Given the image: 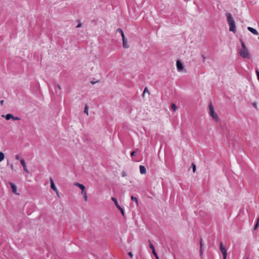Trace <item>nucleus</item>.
<instances>
[{"label": "nucleus", "mask_w": 259, "mask_h": 259, "mask_svg": "<svg viewBox=\"0 0 259 259\" xmlns=\"http://www.w3.org/2000/svg\"><path fill=\"white\" fill-rule=\"evenodd\" d=\"M128 254L131 256V257H133V254L131 252H129L128 253Z\"/></svg>", "instance_id": "473e14b6"}, {"label": "nucleus", "mask_w": 259, "mask_h": 259, "mask_svg": "<svg viewBox=\"0 0 259 259\" xmlns=\"http://www.w3.org/2000/svg\"><path fill=\"white\" fill-rule=\"evenodd\" d=\"M51 188L55 192H57L58 190L55 186L54 181L52 178H50Z\"/></svg>", "instance_id": "9d476101"}, {"label": "nucleus", "mask_w": 259, "mask_h": 259, "mask_svg": "<svg viewBox=\"0 0 259 259\" xmlns=\"http://www.w3.org/2000/svg\"><path fill=\"white\" fill-rule=\"evenodd\" d=\"M111 200L113 201V197H111Z\"/></svg>", "instance_id": "e433bc0d"}, {"label": "nucleus", "mask_w": 259, "mask_h": 259, "mask_svg": "<svg viewBox=\"0 0 259 259\" xmlns=\"http://www.w3.org/2000/svg\"><path fill=\"white\" fill-rule=\"evenodd\" d=\"M220 250L223 255V259H226L227 255V250L225 246H224L222 243L220 244Z\"/></svg>", "instance_id": "39448f33"}, {"label": "nucleus", "mask_w": 259, "mask_h": 259, "mask_svg": "<svg viewBox=\"0 0 259 259\" xmlns=\"http://www.w3.org/2000/svg\"><path fill=\"white\" fill-rule=\"evenodd\" d=\"M116 35H121L122 39V45L124 48H128L129 46L127 43V41L125 39L124 33L122 30L120 29H117L115 32Z\"/></svg>", "instance_id": "7ed1b4c3"}, {"label": "nucleus", "mask_w": 259, "mask_h": 259, "mask_svg": "<svg viewBox=\"0 0 259 259\" xmlns=\"http://www.w3.org/2000/svg\"><path fill=\"white\" fill-rule=\"evenodd\" d=\"M12 119H13L14 120H20V118L18 117H15L13 116Z\"/></svg>", "instance_id": "393cba45"}, {"label": "nucleus", "mask_w": 259, "mask_h": 259, "mask_svg": "<svg viewBox=\"0 0 259 259\" xmlns=\"http://www.w3.org/2000/svg\"><path fill=\"white\" fill-rule=\"evenodd\" d=\"M5 158V154L2 152H0V162L3 161Z\"/></svg>", "instance_id": "f3484780"}, {"label": "nucleus", "mask_w": 259, "mask_h": 259, "mask_svg": "<svg viewBox=\"0 0 259 259\" xmlns=\"http://www.w3.org/2000/svg\"><path fill=\"white\" fill-rule=\"evenodd\" d=\"M200 254H201L202 253V242L201 239H200Z\"/></svg>", "instance_id": "aec40b11"}, {"label": "nucleus", "mask_w": 259, "mask_h": 259, "mask_svg": "<svg viewBox=\"0 0 259 259\" xmlns=\"http://www.w3.org/2000/svg\"><path fill=\"white\" fill-rule=\"evenodd\" d=\"M140 171L142 175L145 174L146 173V169L145 167L142 165H140Z\"/></svg>", "instance_id": "ddd939ff"}, {"label": "nucleus", "mask_w": 259, "mask_h": 259, "mask_svg": "<svg viewBox=\"0 0 259 259\" xmlns=\"http://www.w3.org/2000/svg\"><path fill=\"white\" fill-rule=\"evenodd\" d=\"M82 26V23L81 22H79L78 25L76 26V27L77 28H79L80 27H81Z\"/></svg>", "instance_id": "c85d7f7f"}, {"label": "nucleus", "mask_w": 259, "mask_h": 259, "mask_svg": "<svg viewBox=\"0 0 259 259\" xmlns=\"http://www.w3.org/2000/svg\"><path fill=\"white\" fill-rule=\"evenodd\" d=\"M203 56V62H204L205 61V58L204 56Z\"/></svg>", "instance_id": "c9c22d12"}, {"label": "nucleus", "mask_w": 259, "mask_h": 259, "mask_svg": "<svg viewBox=\"0 0 259 259\" xmlns=\"http://www.w3.org/2000/svg\"><path fill=\"white\" fill-rule=\"evenodd\" d=\"M156 259H159V257L158 258H156Z\"/></svg>", "instance_id": "ea45409f"}, {"label": "nucleus", "mask_w": 259, "mask_h": 259, "mask_svg": "<svg viewBox=\"0 0 259 259\" xmlns=\"http://www.w3.org/2000/svg\"><path fill=\"white\" fill-rule=\"evenodd\" d=\"M241 45V49L239 51V55L241 57L244 58H250V55L249 54V51L246 48L244 42L242 39L240 40Z\"/></svg>", "instance_id": "f257e3e1"}, {"label": "nucleus", "mask_w": 259, "mask_h": 259, "mask_svg": "<svg viewBox=\"0 0 259 259\" xmlns=\"http://www.w3.org/2000/svg\"><path fill=\"white\" fill-rule=\"evenodd\" d=\"M10 185L12 188V192L17 195H18L19 194L17 193V187L16 186L13 184V183L10 182Z\"/></svg>", "instance_id": "1a4fd4ad"}, {"label": "nucleus", "mask_w": 259, "mask_h": 259, "mask_svg": "<svg viewBox=\"0 0 259 259\" xmlns=\"http://www.w3.org/2000/svg\"><path fill=\"white\" fill-rule=\"evenodd\" d=\"M259 226V217L257 219L256 223L254 226V230H256Z\"/></svg>", "instance_id": "a211bd4d"}, {"label": "nucleus", "mask_w": 259, "mask_h": 259, "mask_svg": "<svg viewBox=\"0 0 259 259\" xmlns=\"http://www.w3.org/2000/svg\"><path fill=\"white\" fill-rule=\"evenodd\" d=\"M177 67L179 71H181L184 69L183 65L180 60L177 61Z\"/></svg>", "instance_id": "0eeeda50"}, {"label": "nucleus", "mask_w": 259, "mask_h": 259, "mask_svg": "<svg viewBox=\"0 0 259 259\" xmlns=\"http://www.w3.org/2000/svg\"><path fill=\"white\" fill-rule=\"evenodd\" d=\"M131 199L133 201H135L136 202V203L138 204V199H137V198L136 197L132 196H131Z\"/></svg>", "instance_id": "6ab92c4d"}, {"label": "nucleus", "mask_w": 259, "mask_h": 259, "mask_svg": "<svg viewBox=\"0 0 259 259\" xmlns=\"http://www.w3.org/2000/svg\"><path fill=\"white\" fill-rule=\"evenodd\" d=\"M74 185L78 187L81 190V191H83V190L85 189V186L82 184H80L78 183H75Z\"/></svg>", "instance_id": "4468645a"}, {"label": "nucleus", "mask_w": 259, "mask_h": 259, "mask_svg": "<svg viewBox=\"0 0 259 259\" xmlns=\"http://www.w3.org/2000/svg\"><path fill=\"white\" fill-rule=\"evenodd\" d=\"M152 253L156 258H158L159 257L155 249H153V250L152 251Z\"/></svg>", "instance_id": "4be33fe9"}, {"label": "nucleus", "mask_w": 259, "mask_h": 259, "mask_svg": "<svg viewBox=\"0 0 259 259\" xmlns=\"http://www.w3.org/2000/svg\"><path fill=\"white\" fill-rule=\"evenodd\" d=\"M253 105H254V106H256V104H255V103H254V104H253Z\"/></svg>", "instance_id": "4c0bfd02"}, {"label": "nucleus", "mask_w": 259, "mask_h": 259, "mask_svg": "<svg viewBox=\"0 0 259 259\" xmlns=\"http://www.w3.org/2000/svg\"><path fill=\"white\" fill-rule=\"evenodd\" d=\"M170 106L173 111H176L178 108L177 106L174 103H171Z\"/></svg>", "instance_id": "dca6fc26"}, {"label": "nucleus", "mask_w": 259, "mask_h": 259, "mask_svg": "<svg viewBox=\"0 0 259 259\" xmlns=\"http://www.w3.org/2000/svg\"><path fill=\"white\" fill-rule=\"evenodd\" d=\"M11 168L12 169V170L14 169V166H13V164H11Z\"/></svg>", "instance_id": "f704fd0d"}, {"label": "nucleus", "mask_w": 259, "mask_h": 259, "mask_svg": "<svg viewBox=\"0 0 259 259\" xmlns=\"http://www.w3.org/2000/svg\"><path fill=\"white\" fill-rule=\"evenodd\" d=\"M92 84H94V83H95V82H92Z\"/></svg>", "instance_id": "58836bf2"}, {"label": "nucleus", "mask_w": 259, "mask_h": 259, "mask_svg": "<svg viewBox=\"0 0 259 259\" xmlns=\"http://www.w3.org/2000/svg\"><path fill=\"white\" fill-rule=\"evenodd\" d=\"M146 92H147L148 93H149L148 90V89H147V88H145V89H144V93H143L144 94V93H145Z\"/></svg>", "instance_id": "2f4dec72"}, {"label": "nucleus", "mask_w": 259, "mask_h": 259, "mask_svg": "<svg viewBox=\"0 0 259 259\" xmlns=\"http://www.w3.org/2000/svg\"><path fill=\"white\" fill-rule=\"evenodd\" d=\"M114 204L116 205V206L118 208V209L120 210V211L121 212L122 215H123V217L124 218V210L122 208V207H121L119 205V204L118 203L116 199H115L114 198Z\"/></svg>", "instance_id": "423d86ee"}, {"label": "nucleus", "mask_w": 259, "mask_h": 259, "mask_svg": "<svg viewBox=\"0 0 259 259\" xmlns=\"http://www.w3.org/2000/svg\"><path fill=\"white\" fill-rule=\"evenodd\" d=\"M20 163H21V164H22V166L23 167L24 170L26 172L29 173V171H28V169L27 168V166H26V165L25 164V160L23 159H20Z\"/></svg>", "instance_id": "6e6552de"}, {"label": "nucleus", "mask_w": 259, "mask_h": 259, "mask_svg": "<svg viewBox=\"0 0 259 259\" xmlns=\"http://www.w3.org/2000/svg\"><path fill=\"white\" fill-rule=\"evenodd\" d=\"M121 175L123 177H124L126 176V172L125 171H122V173H121Z\"/></svg>", "instance_id": "bb28decb"}, {"label": "nucleus", "mask_w": 259, "mask_h": 259, "mask_svg": "<svg viewBox=\"0 0 259 259\" xmlns=\"http://www.w3.org/2000/svg\"><path fill=\"white\" fill-rule=\"evenodd\" d=\"M81 193L82 195H83L84 200L87 201L88 200V196L85 190H84L83 191H81Z\"/></svg>", "instance_id": "2eb2a0df"}, {"label": "nucleus", "mask_w": 259, "mask_h": 259, "mask_svg": "<svg viewBox=\"0 0 259 259\" xmlns=\"http://www.w3.org/2000/svg\"><path fill=\"white\" fill-rule=\"evenodd\" d=\"M247 29L254 35H257L258 34L257 31L252 27H248Z\"/></svg>", "instance_id": "9b49d317"}, {"label": "nucleus", "mask_w": 259, "mask_h": 259, "mask_svg": "<svg viewBox=\"0 0 259 259\" xmlns=\"http://www.w3.org/2000/svg\"><path fill=\"white\" fill-rule=\"evenodd\" d=\"M150 247L152 249V251L155 249L154 246L152 243L150 244Z\"/></svg>", "instance_id": "cd10ccee"}, {"label": "nucleus", "mask_w": 259, "mask_h": 259, "mask_svg": "<svg viewBox=\"0 0 259 259\" xmlns=\"http://www.w3.org/2000/svg\"><path fill=\"white\" fill-rule=\"evenodd\" d=\"M2 116L5 118L6 120H9L10 119H12L13 115L12 114L9 113L6 115H3Z\"/></svg>", "instance_id": "f8f14e48"}, {"label": "nucleus", "mask_w": 259, "mask_h": 259, "mask_svg": "<svg viewBox=\"0 0 259 259\" xmlns=\"http://www.w3.org/2000/svg\"><path fill=\"white\" fill-rule=\"evenodd\" d=\"M209 110V114L212 117V118L215 121H218V117L217 114L215 112L213 107L212 105L210 103L208 106Z\"/></svg>", "instance_id": "20e7f679"}, {"label": "nucleus", "mask_w": 259, "mask_h": 259, "mask_svg": "<svg viewBox=\"0 0 259 259\" xmlns=\"http://www.w3.org/2000/svg\"><path fill=\"white\" fill-rule=\"evenodd\" d=\"M227 21L229 26V30L235 32L236 30V26L235 21L232 18L231 14L229 13L226 14Z\"/></svg>", "instance_id": "f03ea898"}, {"label": "nucleus", "mask_w": 259, "mask_h": 259, "mask_svg": "<svg viewBox=\"0 0 259 259\" xmlns=\"http://www.w3.org/2000/svg\"><path fill=\"white\" fill-rule=\"evenodd\" d=\"M136 154V151H133L131 153V155L132 156H135Z\"/></svg>", "instance_id": "c756f323"}, {"label": "nucleus", "mask_w": 259, "mask_h": 259, "mask_svg": "<svg viewBox=\"0 0 259 259\" xmlns=\"http://www.w3.org/2000/svg\"><path fill=\"white\" fill-rule=\"evenodd\" d=\"M192 167H193V171L194 172H195L196 169V165L194 163H192Z\"/></svg>", "instance_id": "b1692460"}, {"label": "nucleus", "mask_w": 259, "mask_h": 259, "mask_svg": "<svg viewBox=\"0 0 259 259\" xmlns=\"http://www.w3.org/2000/svg\"><path fill=\"white\" fill-rule=\"evenodd\" d=\"M4 102V100H1V101H0V104H1V105L2 106V105H3Z\"/></svg>", "instance_id": "72a5a7b5"}, {"label": "nucleus", "mask_w": 259, "mask_h": 259, "mask_svg": "<svg viewBox=\"0 0 259 259\" xmlns=\"http://www.w3.org/2000/svg\"><path fill=\"white\" fill-rule=\"evenodd\" d=\"M55 88H56L55 90H56V93L57 92V90H60L61 89V87L59 84H56L55 86Z\"/></svg>", "instance_id": "5701e85b"}, {"label": "nucleus", "mask_w": 259, "mask_h": 259, "mask_svg": "<svg viewBox=\"0 0 259 259\" xmlns=\"http://www.w3.org/2000/svg\"><path fill=\"white\" fill-rule=\"evenodd\" d=\"M256 74H257V79L259 80V71L258 70H256Z\"/></svg>", "instance_id": "7c9ffc66"}, {"label": "nucleus", "mask_w": 259, "mask_h": 259, "mask_svg": "<svg viewBox=\"0 0 259 259\" xmlns=\"http://www.w3.org/2000/svg\"><path fill=\"white\" fill-rule=\"evenodd\" d=\"M84 112L88 115V106L87 105L85 106Z\"/></svg>", "instance_id": "412c9836"}, {"label": "nucleus", "mask_w": 259, "mask_h": 259, "mask_svg": "<svg viewBox=\"0 0 259 259\" xmlns=\"http://www.w3.org/2000/svg\"><path fill=\"white\" fill-rule=\"evenodd\" d=\"M15 158L17 159V160H20V156L19 154H17L15 155Z\"/></svg>", "instance_id": "a878e982"}]
</instances>
